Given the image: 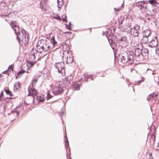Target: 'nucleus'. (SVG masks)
Masks as SVG:
<instances>
[{"mask_svg": "<svg viewBox=\"0 0 159 159\" xmlns=\"http://www.w3.org/2000/svg\"><path fill=\"white\" fill-rule=\"evenodd\" d=\"M143 48V45L141 43L137 44L134 48V57L133 52L132 51L121 54L119 57L121 62L124 64L129 63L131 64L133 63L135 59L138 61H140V58L142 57V54Z\"/></svg>", "mask_w": 159, "mask_h": 159, "instance_id": "obj_1", "label": "nucleus"}, {"mask_svg": "<svg viewBox=\"0 0 159 159\" xmlns=\"http://www.w3.org/2000/svg\"><path fill=\"white\" fill-rule=\"evenodd\" d=\"M51 43L52 44V47H51L50 44L46 41H39L36 45V49L38 53H42L43 52L50 53L54 51L57 48L54 49L53 47L57 43L54 37H52L51 39Z\"/></svg>", "mask_w": 159, "mask_h": 159, "instance_id": "obj_2", "label": "nucleus"}, {"mask_svg": "<svg viewBox=\"0 0 159 159\" xmlns=\"http://www.w3.org/2000/svg\"><path fill=\"white\" fill-rule=\"evenodd\" d=\"M51 43L52 44V47H51L50 44L46 41H39L36 45V49L38 53H42L43 52L50 53L54 51L57 48L54 49L53 47L57 43L54 37H52L51 39Z\"/></svg>", "mask_w": 159, "mask_h": 159, "instance_id": "obj_3", "label": "nucleus"}, {"mask_svg": "<svg viewBox=\"0 0 159 159\" xmlns=\"http://www.w3.org/2000/svg\"><path fill=\"white\" fill-rule=\"evenodd\" d=\"M13 29L16 35V38L19 44H20L21 43H23L25 45L28 44L29 41V35L26 31L24 30H22V35L20 37L19 35L20 34L19 27L17 25Z\"/></svg>", "mask_w": 159, "mask_h": 159, "instance_id": "obj_4", "label": "nucleus"}, {"mask_svg": "<svg viewBox=\"0 0 159 159\" xmlns=\"http://www.w3.org/2000/svg\"><path fill=\"white\" fill-rule=\"evenodd\" d=\"M38 51H37V49H33L31 53L29 54V58L30 61H28L27 64L26 66L27 69H29V67L30 66H33L34 65V63L32 62V61L35 60L36 58H37V60L38 59Z\"/></svg>", "mask_w": 159, "mask_h": 159, "instance_id": "obj_5", "label": "nucleus"}, {"mask_svg": "<svg viewBox=\"0 0 159 159\" xmlns=\"http://www.w3.org/2000/svg\"><path fill=\"white\" fill-rule=\"evenodd\" d=\"M54 66L57 69L59 73H60L63 75L66 74L64 62L61 61L55 63Z\"/></svg>", "mask_w": 159, "mask_h": 159, "instance_id": "obj_6", "label": "nucleus"}, {"mask_svg": "<svg viewBox=\"0 0 159 159\" xmlns=\"http://www.w3.org/2000/svg\"><path fill=\"white\" fill-rule=\"evenodd\" d=\"M147 2L144 1H139L136 2V5L137 7L142 11H145V10H147Z\"/></svg>", "mask_w": 159, "mask_h": 159, "instance_id": "obj_7", "label": "nucleus"}, {"mask_svg": "<svg viewBox=\"0 0 159 159\" xmlns=\"http://www.w3.org/2000/svg\"><path fill=\"white\" fill-rule=\"evenodd\" d=\"M130 33L131 35L134 37H138L141 30L140 27L138 25H135L133 28H130Z\"/></svg>", "mask_w": 159, "mask_h": 159, "instance_id": "obj_8", "label": "nucleus"}, {"mask_svg": "<svg viewBox=\"0 0 159 159\" xmlns=\"http://www.w3.org/2000/svg\"><path fill=\"white\" fill-rule=\"evenodd\" d=\"M34 86L30 85L28 87V96H31L34 98L36 96L37 92L34 88Z\"/></svg>", "mask_w": 159, "mask_h": 159, "instance_id": "obj_9", "label": "nucleus"}, {"mask_svg": "<svg viewBox=\"0 0 159 159\" xmlns=\"http://www.w3.org/2000/svg\"><path fill=\"white\" fill-rule=\"evenodd\" d=\"M120 45L122 47L125 48L128 45V41L126 37L124 36L121 37L118 40Z\"/></svg>", "mask_w": 159, "mask_h": 159, "instance_id": "obj_10", "label": "nucleus"}, {"mask_svg": "<svg viewBox=\"0 0 159 159\" xmlns=\"http://www.w3.org/2000/svg\"><path fill=\"white\" fill-rule=\"evenodd\" d=\"M72 79L71 76H69L65 78L62 81L61 85L63 87H65L70 84V81Z\"/></svg>", "mask_w": 159, "mask_h": 159, "instance_id": "obj_11", "label": "nucleus"}, {"mask_svg": "<svg viewBox=\"0 0 159 159\" xmlns=\"http://www.w3.org/2000/svg\"><path fill=\"white\" fill-rule=\"evenodd\" d=\"M64 91L61 86H55L52 89V92L54 95H59Z\"/></svg>", "mask_w": 159, "mask_h": 159, "instance_id": "obj_12", "label": "nucleus"}, {"mask_svg": "<svg viewBox=\"0 0 159 159\" xmlns=\"http://www.w3.org/2000/svg\"><path fill=\"white\" fill-rule=\"evenodd\" d=\"M158 44L157 39L156 37L150 41L149 43V46L152 48L155 47Z\"/></svg>", "mask_w": 159, "mask_h": 159, "instance_id": "obj_13", "label": "nucleus"}, {"mask_svg": "<svg viewBox=\"0 0 159 159\" xmlns=\"http://www.w3.org/2000/svg\"><path fill=\"white\" fill-rule=\"evenodd\" d=\"M21 89V87L20 86V83L19 82H15L14 86V90L15 92L20 91Z\"/></svg>", "mask_w": 159, "mask_h": 159, "instance_id": "obj_14", "label": "nucleus"}, {"mask_svg": "<svg viewBox=\"0 0 159 159\" xmlns=\"http://www.w3.org/2000/svg\"><path fill=\"white\" fill-rule=\"evenodd\" d=\"M40 76V75H35L33 78L31 85L34 86H35L38 80V79Z\"/></svg>", "mask_w": 159, "mask_h": 159, "instance_id": "obj_15", "label": "nucleus"}, {"mask_svg": "<svg viewBox=\"0 0 159 159\" xmlns=\"http://www.w3.org/2000/svg\"><path fill=\"white\" fill-rule=\"evenodd\" d=\"M158 95V94H155L154 93H151L148 95L147 99L149 102L151 101V99H153L155 101L156 100V97H157Z\"/></svg>", "mask_w": 159, "mask_h": 159, "instance_id": "obj_16", "label": "nucleus"}, {"mask_svg": "<svg viewBox=\"0 0 159 159\" xmlns=\"http://www.w3.org/2000/svg\"><path fill=\"white\" fill-rule=\"evenodd\" d=\"M72 88L74 90H79L80 89V85L78 82H74L72 85Z\"/></svg>", "mask_w": 159, "mask_h": 159, "instance_id": "obj_17", "label": "nucleus"}, {"mask_svg": "<svg viewBox=\"0 0 159 159\" xmlns=\"http://www.w3.org/2000/svg\"><path fill=\"white\" fill-rule=\"evenodd\" d=\"M151 34L150 30L146 29L143 31L142 35L143 36H146V37H149Z\"/></svg>", "mask_w": 159, "mask_h": 159, "instance_id": "obj_18", "label": "nucleus"}, {"mask_svg": "<svg viewBox=\"0 0 159 159\" xmlns=\"http://www.w3.org/2000/svg\"><path fill=\"white\" fill-rule=\"evenodd\" d=\"M145 11H146V14L145 15V18L149 20L152 17V15L150 14V11L148 10L147 8V10H145Z\"/></svg>", "mask_w": 159, "mask_h": 159, "instance_id": "obj_19", "label": "nucleus"}, {"mask_svg": "<svg viewBox=\"0 0 159 159\" xmlns=\"http://www.w3.org/2000/svg\"><path fill=\"white\" fill-rule=\"evenodd\" d=\"M142 58H140V60H147L148 58V53H143L142 52Z\"/></svg>", "mask_w": 159, "mask_h": 159, "instance_id": "obj_20", "label": "nucleus"}, {"mask_svg": "<svg viewBox=\"0 0 159 159\" xmlns=\"http://www.w3.org/2000/svg\"><path fill=\"white\" fill-rule=\"evenodd\" d=\"M74 60V59L71 55L69 57L67 56L66 58V63L67 64H70L72 63Z\"/></svg>", "mask_w": 159, "mask_h": 159, "instance_id": "obj_21", "label": "nucleus"}, {"mask_svg": "<svg viewBox=\"0 0 159 159\" xmlns=\"http://www.w3.org/2000/svg\"><path fill=\"white\" fill-rule=\"evenodd\" d=\"M5 91L7 94L10 96L11 97H12V98H9L10 99H13L15 98V97L14 96V95L13 94L12 92L11 91L9 90L5 89Z\"/></svg>", "mask_w": 159, "mask_h": 159, "instance_id": "obj_22", "label": "nucleus"}, {"mask_svg": "<svg viewBox=\"0 0 159 159\" xmlns=\"http://www.w3.org/2000/svg\"><path fill=\"white\" fill-rule=\"evenodd\" d=\"M6 107L5 104L2 103L0 106V112L2 113L5 111Z\"/></svg>", "mask_w": 159, "mask_h": 159, "instance_id": "obj_23", "label": "nucleus"}, {"mask_svg": "<svg viewBox=\"0 0 159 159\" xmlns=\"http://www.w3.org/2000/svg\"><path fill=\"white\" fill-rule=\"evenodd\" d=\"M148 37L143 36V38L141 39V42L143 43H146L148 41Z\"/></svg>", "mask_w": 159, "mask_h": 159, "instance_id": "obj_24", "label": "nucleus"}, {"mask_svg": "<svg viewBox=\"0 0 159 159\" xmlns=\"http://www.w3.org/2000/svg\"><path fill=\"white\" fill-rule=\"evenodd\" d=\"M36 99L38 100H39V102H43L45 100L44 98H43V95L39 96H36Z\"/></svg>", "mask_w": 159, "mask_h": 159, "instance_id": "obj_25", "label": "nucleus"}, {"mask_svg": "<svg viewBox=\"0 0 159 159\" xmlns=\"http://www.w3.org/2000/svg\"><path fill=\"white\" fill-rule=\"evenodd\" d=\"M10 25L13 29L14 28L16 27L17 26L16 25V21H12L11 22Z\"/></svg>", "mask_w": 159, "mask_h": 159, "instance_id": "obj_26", "label": "nucleus"}, {"mask_svg": "<svg viewBox=\"0 0 159 159\" xmlns=\"http://www.w3.org/2000/svg\"><path fill=\"white\" fill-rule=\"evenodd\" d=\"M92 75H88V74H85L84 75V76L85 78V80L86 82H88V80L86 79L87 78H90L92 79V80H93V79L92 78Z\"/></svg>", "mask_w": 159, "mask_h": 159, "instance_id": "obj_27", "label": "nucleus"}, {"mask_svg": "<svg viewBox=\"0 0 159 159\" xmlns=\"http://www.w3.org/2000/svg\"><path fill=\"white\" fill-rule=\"evenodd\" d=\"M65 137L66 138V139H65V148H67L69 146L68 141L66 136H65Z\"/></svg>", "mask_w": 159, "mask_h": 159, "instance_id": "obj_28", "label": "nucleus"}, {"mask_svg": "<svg viewBox=\"0 0 159 159\" xmlns=\"http://www.w3.org/2000/svg\"><path fill=\"white\" fill-rule=\"evenodd\" d=\"M108 40L109 42V43H110V46H111V48L113 49L114 48L113 46L114 44H115V43H113V41L112 40H110L108 38Z\"/></svg>", "mask_w": 159, "mask_h": 159, "instance_id": "obj_29", "label": "nucleus"}, {"mask_svg": "<svg viewBox=\"0 0 159 159\" xmlns=\"http://www.w3.org/2000/svg\"><path fill=\"white\" fill-rule=\"evenodd\" d=\"M65 112V109L64 108H62L61 111L59 113V115L60 116H62Z\"/></svg>", "mask_w": 159, "mask_h": 159, "instance_id": "obj_30", "label": "nucleus"}, {"mask_svg": "<svg viewBox=\"0 0 159 159\" xmlns=\"http://www.w3.org/2000/svg\"><path fill=\"white\" fill-rule=\"evenodd\" d=\"M66 17H67L66 14H64L62 15V20L64 21H65L66 22Z\"/></svg>", "mask_w": 159, "mask_h": 159, "instance_id": "obj_31", "label": "nucleus"}, {"mask_svg": "<svg viewBox=\"0 0 159 159\" xmlns=\"http://www.w3.org/2000/svg\"><path fill=\"white\" fill-rule=\"evenodd\" d=\"M53 18L59 20H61V18L58 15H56L53 17Z\"/></svg>", "mask_w": 159, "mask_h": 159, "instance_id": "obj_32", "label": "nucleus"}, {"mask_svg": "<svg viewBox=\"0 0 159 159\" xmlns=\"http://www.w3.org/2000/svg\"><path fill=\"white\" fill-rule=\"evenodd\" d=\"M25 72H26L28 73H29V71H25L23 69H22L20 70V71H19V72L18 73V75H19V74L23 73Z\"/></svg>", "mask_w": 159, "mask_h": 159, "instance_id": "obj_33", "label": "nucleus"}, {"mask_svg": "<svg viewBox=\"0 0 159 159\" xmlns=\"http://www.w3.org/2000/svg\"><path fill=\"white\" fill-rule=\"evenodd\" d=\"M57 2L58 3V7L59 8H61V7L62 6V2H60L58 0L57 1Z\"/></svg>", "mask_w": 159, "mask_h": 159, "instance_id": "obj_34", "label": "nucleus"}, {"mask_svg": "<svg viewBox=\"0 0 159 159\" xmlns=\"http://www.w3.org/2000/svg\"><path fill=\"white\" fill-rule=\"evenodd\" d=\"M11 113L15 112L16 113L17 116H18V115L19 114V112L16 109H14L12 111H11Z\"/></svg>", "mask_w": 159, "mask_h": 159, "instance_id": "obj_35", "label": "nucleus"}, {"mask_svg": "<svg viewBox=\"0 0 159 159\" xmlns=\"http://www.w3.org/2000/svg\"><path fill=\"white\" fill-rule=\"evenodd\" d=\"M142 78V79L138 80V81L136 82V84L139 85V84L142 82L143 81V78L142 77H141Z\"/></svg>", "mask_w": 159, "mask_h": 159, "instance_id": "obj_36", "label": "nucleus"}, {"mask_svg": "<svg viewBox=\"0 0 159 159\" xmlns=\"http://www.w3.org/2000/svg\"><path fill=\"white\" fill-rule=\"evenodd\" d=\"M52 97V95H50L48 93L47 94V99H49V98H51Z\"/></svg>", "mask_w": 159, "mask_h": 159, "instance_id": "obj_37", "label": "nucleus"}, {"mask_svg": "<svg viewBox=\"0 0 159 159\" xmlns=\"http://www.w3.org/2000/svg\"><path fill=\"white\" fill-rule=\"evenodd\" d=\"M156 52L159 55V45L158 46H157V48L156 49Z\"/></svg>", "mask_w": 159, "mask_h": 159, "instance_id": "obj_38", "label": "nucleus"}, {"mask_svg": "<svg viewBox=\"0 0 159 159\" xmlns=\"http://www.w3.org/2000/svg\"><path fill=\"white\" fill-rule=\"evenodd\" d=\"M148 50L147 48H144L143 49V53H148Z\"/></svg>", "mask_w": 159, "mask_h": 159, "instance_id": "obj_39", "label": "nucleus"}, {"mask_svg": "<svg viewBox=\"0 0 159 159\" xmlns=\"http://www.w3.org/2000/svg\"><path fill=\"white\" fill-rule=\"evenodd\" d=\"M42 1H41L40 4V7L41 8H42L43 7V6L42 4Z\"/></svg>", "mask_w": 159, "mask_h": 159, "instance_id": "obj_40", "label": "nucleus"}, {"mask_svg": "<svg viewBox=\"0 0 159 159\" xmlns=\"http://www.w3.org/2000/svg\"><path fill=\"white\" fill-rule=\"evenodd\" d=\"M3 95V94L2 91L0 94V97L2 98V96Z\"/></svg>", "mask_w": 159, "mask_h": 159, "instance_id": "obj_41", "label": "nucleus"}, {"mask_svg": "<svg viewBox=\"0 0 159 159\" xmlns=\"http://www.w3.org/2000/svg\"><path fill=\"white\" fill-rule=\"evenodd\" d=\"M154 2V0H150L149 1L150 3L151 4H152Z\"/></svg>", "mask_w": 159, "mask_h": 159, "instance_id": "obj_42", "label": "nucleus"}, {"mask_svg": "<svg viewBox=\"0 0 159 159\" xmlns=\"http://www.w3.org/2000/svg\"><path fill=\"white\" fill-rule=\"evenodd\" d=\"M119 28H120V27H119V26H120V25H121L122 24V21H121L120 22V21H119Z\"/></svg>", "mask_w": 159, "mask_h": 159, "instance_id": "obj_43", "label": "nucleus"}, {"mask_svg": "<svg viewBox=\"0 0 159 159\" xmlns=\"http://www.w3.org/2000/svg\"><path fill=\"white\" fill-rule=\"evenodd\" d=\"M9 69H12V65L10 66V67H8Z\"/></svg>", "mask_w": 159, "mask_h": 159, "instance_id": "obj_44", "label": "nucleus"}, {"mask_svg": "<svg viewBox=\"0 0 159 159\" xmlns=\"http://www.w3.org/2000/svg\"><path fill=\"white\" fill-rule=\"evenodd\" d=\"M2 98L0 97V101H2Z\"/></svg>", "mask_w": 159, "mask_h": 159, "instance_id": "obj_45", "label": "nucleus"}, {"mask_svg": "<svg viewBox=\"0 0 159 159\" xmlns=\"http://www.w3.org/2000/svg\"><path fill=\"white\" fill-rule=\"evenodd\" d=\"M152 75H154L155 74L153 72H153L152 73Z\"/></svg>", "mask_w": 159, "mask_h": 159, "instance_id": "obj_46", "label": "nucleus"}, {"mask_svg": "<svg viewBox=\"0 0 159 159\" xmlns=\"http://www.w3.org/2000/svg\"><path fill=\"white\" fill-rule=\"evenodd\" d=\"M66 25L67 26V28H68V29H70V27H68V26H67V25L66 24Z\"/></svg>", "mask_w": 159, "mask_h": 159, "instance_id": "obj_47", "label": "nucleus"}, {"mask_svg": "<svg viewBox=\"0 0 159 159\" xmlns=\"http://www.w3.org/2000/svg\"><path fill=\"white\" fill-rule=\"evenodd\" d=\"M152 70L151 69H147V70Z\"/></svg>", "mask_w": 159, "mask_h": 159, "instance_id": "obj_48", "label": "nucleus"}, {"mask_svg": "<svg viewBox=\"0 0 159 159\" xmlns=\"http://www.w3.org/2000/svg\"><path fill=\"white\" fill-rule=\"evenodd\" d=\"M70 33V32H66V33Z\"/></svg>", "mask_w": 159, "mask_h": 159, "instance_id": "obj_49", "label": "nucleus"}, {"mask_svg": "<svg viewBox=\"0 0 159 159\" xmlns=\"http://www.w3.org/2000/svg\"><path fill=\"white\" fill-rule=\"evenodd\" d=\"M7 72V71H4V72H3V73H6Z\"/></svg>", "mask_w": 159, "mask_h": 159, "instance_id": "obj_50", "label": "nucleus"}, {"mask_svg": "<svg viewBox=\"0 0 159 159\" xmlns=\"http://www.w3.org/2000/svg\"><path fill=\"white\" fill-rule=\"evenodd\" d=\"M119 9H118L117 10H116V11H119Z\"/></svg>", "mask_w": 159, "mask_h": 159, "instance_id": "obj_51", "label": "nucleus"}, {"mask_svg": "<svg viewBox=\"0 0 159 159\" xmlns=\"http://www.w3.org/2000/svg\"><path fill=\"white\" fill-rule=\"evenodd\" d=\"M17 77L16 76V79H17Z\"/></svg>", "mask_w": 159, "mask_h": 159, "instance_id": "obj_52", "label": "nucleus"}]
</instances>
